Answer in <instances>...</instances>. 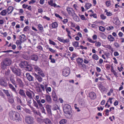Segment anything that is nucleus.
Instances as JSON below:
<instances>
[{"instance_id": "1", "label": "nucleus", "mask_w": 124, "mask_h": 124, "mask_svg": "<svg viewBox=\"0 0 124 124\" xmlns=\"http://www.w3.org/2000/svg\"><path fill=\"white\" fill-rule=\"evenodd\" d=\"M9 116L10 118L13 120H21V118L19 113L16 112L12 111L9 112Z\"/></svg>"}, {"instance_id": "2", "label": "nucleus", "mask_w": 124, "mask_h": 124, "mask_svg": "<svg viewBox=\"0 0 124 124\" xmlns=\"http://www.w3.org/2000/svg\"><path fill=\"white\" fill-rule=\"evenodd\" d=\"M12 61L10 58H6L2 60L1 63L2 68H5L6 66L10 65Z\"/></svg>"}, {"instance_id": "3", "label": "nucleus", "mask_w": 124, "mask_h": 124, "mask_svg": "<svg viewBox=\"0 0 124 124\" xmlns=\"http://www.w3.org/2000/svg\"><path fill=\"white\" fill-rule=\"evenodd\" d=\"M63 109L65 113L71 114L70 112L71 110V107L70 105L67 104H64L63 106Z\"/></svg>"}, {"instance_id": "4", "label": "nucleus", "mask_w": 124, "mask_h": 124, "mask_svg": "<svg viewBox=\"0 0 124 124\" xmlns=\"http://www.w3.org/2000/svg\"><path fill=\"white\" fill-rule=\"evenodd\" d=\"M25 120L26 122L29 124H32L34 122V119L32 117L27 116L25 117Z\"/></svg>"}, {"instance_id": "5", "label": "nucleus", "mask_w": 124, "mask_h": 124, "mask_svg": "<svg viewBox=\"0 0 124 124\" xmlns=\"http://www.w3.org/2000/svg\"><path fill=\"white\" fill-rule=\"evenodd\" d=\"M9 79L11 83L15 85V87L16 88H17V84H16L15 80L14 75L13 74H11L9 77Z\"/></svg>"}, {"instance_id": "6", "label": "nucleus", "mask_w": 124, "mask_h": 124, "mask_svg": "<svg viewBox=\"0 0 124 124\" xmlns=\"http://www.w3.org/2000/svg\"><path fill=\"white\" fill-rule=\"evenodd\" d=\"M70 73V69L69 67H67L63 69L62 71L63 75L65 77L68 76Z\"/></svg>"}, {"instance_id": "7", "label": "nucleus", "mask_w": 124, "mask_h": 124, "mask_svg": "<svg viewBox=\"0 0 124 124\" xmlns=\"http://www.w3.org/2000/svg\"><path fill=\"white\" fill-rule=\"evenodd\" d=\"M66 10L68 12V13L72 16H76L75 11L72 8L68 7L67 8Z\"/></svg>"}, {"instance_id": "8", "label": "nucleus", "mask_w": 124, "mask_h": 124, "mask_svg": "<svg viewBox=\"0 0 124 124\" xmlns=\"http://www.w3.org/2000/svg\"><path fill=\"white\" fill-rule=\"evenodd\" d=\"M0 85L2 86L6 87L7 85V84L6 81L2 78L0 79Z\"/></svg>"}, {"instance_id": "9", "label": "nucleus", "mask_w": 124, "mask_h": 124, "mask_svg": "<svg viewBox=\"0 0 124 124\" xmlns=\"http://www.w3.org/2000/svg\"><path fill=\"white\" fill-rule=\"evenodd\" d=\"M30 58L31 60L34 61L35 62L37 61L39 59V57L38 55L36 54L31 55Z\"/></svg>"}, {"instance_id": "10", "label": "nucleus", "mask_w": 124, "mask_h": 124, "mask_svg": "<svg viewBox=\"0 0 124 124\" xmlns=\"http://www.w3.org/2000/svg\"><path fill=\"white\" fill-rule=\"evenodd\" d=\"M27 79L30 82L33 81L34 78L29 73H26V74Z\"/></svg>"}, {"instance_id": "11", "label": "nucleus", "mask_w": 124, "mask_h": 124, "mask_svg": "<svg viewBox=\"0 0 124 124\" xmlns=\"http://www.w3.org/2000/svg\"><path fill=\"white\" fill-rule=\"evenodd\" d=\"M16 83L17 85H19V86H23V83L22 80L19 78L17 77H16Z\"/></svg>"}, {"instance_id": "12", "label": "nucleus", "mask_w": 124, "mask_h": 124, "mask_svg": "<svg viewBox=\"0 0 124 124\" xmlns=\"http://www.w3.org/2000/svg\"><path fill=\"white\" fill-rule=\"evenodd\" d=\"M26 93L27 96L29 98H32V95L34 96V93L32 91H27L26 92Z\"/></svg>"}, {"instance_id": "13", "label": "nucleus", "mask_w": 124, "mask_h": 124, "mask_svg": "<svg viewBox=\"0 0 124 124\" xmlns=\"http://www.w3.org/2000/svg\"><path fill=\"white\" fill-rule=\"evenodd\" d=\"M45 98L46 100L48 103H52V99L50 96L49 95H46Z\"/></svg>"}, {"instance_id": "14", "label": "nucleus", "mask_w": 124, "mask_h": 124, "mask_svg": "<svg viewBox=\"0 0 124 124\" xmlns=\"http://www.w3.org/2000/svg\"><path fill=\"white\" fill-rule=\"evenodd\" d=\"M89 96L91 99H94L96 98V94L93 92H92L89 93Z\"/></svg>"}, {"instance_id": "15", "label": "nucleus", "mask_w": 124, "mask_h": 124, "mask_svg": "<svg viewBox=\"0 0 124 124\" xmlns=\"http://www.w3.org/2000/svg\"><path fill=\"white\" fill-rule=\"evenodd\" d=\"M43 121L46 124H52L51 120L48 118H45L43 119Z\"/></svg>"}, {"instance_id": "16", "label": "nucleus", "mask_w": 124, "mask_h": 124, "mask_svg": "<svg viewBox=\"0 0 124 124\" xmlns=\"http://www.w3.org/2000/svg\"><path fill=\"white\" fill-rule=\"evenodd\" d=\"M19 93L20 95L23 97L25 98L26 97V96L23 90L21 89H20Z\"/></svg>"}, {"instance_id": "17", "label": "nucleus", "mask_w": 124, "mask_h": 124, "mask_svg": "<svg viewBox=\"0 0 124 124\" xmlns=\"http://www.w3.org/2000/svg\"><path fill=\"white\" fill-rule=\"evenodd\" d=\"M51 106L47 104L45 107L47 112L49 114H51Z\"/></svg>"}, {"instance_id": "18", "label": "nucleus", "mask_w": 124, "mask_h": 124, "mask_svg": "<svg viewBox=\"0 0 124 124\" xmlns=\"http://www.w3.org/2000/svg\"><path fill=\"white\" fill-rule=\"evenodd\" d=\"M8 86L15 93L16 92V88L14 87L13 85L10 83H9Z\"/></svg>"}, {"instance_id": "19", "label": "nucleus", "mask_w": 124, "mask_h": 124, "mask_svg": "<svg viewBox=\"0 0 124 124\" xmlns=\"http://www.w3.org/2000/svg\"><path fill=\"white\" fill-rule=\"evenodd\" d=\"M13 10V7L11 6L8 7L7 9V11L8 14L11 13Z\"/></svg>"}, {"instance_id": "20", "label": "nucleus", "mask_w": 124, "mask_h": 124, "mask_svg": "<svg viewBox=\"0 0 124 124\" xmlns=\"http://www.w3.org/2000/svg\"><path fill=\"white\" fill-rule=\"evenodd\" d=\"M78 64L79 67L80 68H82L83 69H86V68L85 65L84 64H83V63H78Z\"/></svg>"}, {"instance_id": "21", "label": "nucleus", "mask_w": 124, "mask_h": 124, "mask_svg": "<svg viewBox=\"0 0 124 124\" xmlns=\"http://www.w3.org/2000/svg\"><path fill=\"white\" fill-rule=\"evenodd\" d=\"M35 76L39 82H41L42 81V78L39 76H38L36 74H35Z\"/></svg>"}, {"instance_id": "22", "label": "nucleus", "mask_w": 124, "mask_h": 124, "mask_svg": "<svg viewBox=\"0 0 124 124\" xmlns=\"http://www.w3.org/2000/svg\"><path fill=\"white\" fill-rule=\"evenodd\" d=\"M3 91L8 97L10 96V94L9 91L8 90L3 89Z\"/></svg>"}, {"instance_id": "23", "label": "nucleus", "mask_w": 124, "mask_h": 124, "mask_svg": "<svg viewBox=\"0 0 124 124\" xmlns=\"http://www.w3.org/2000/svg\"><path fill=\"white\" fill-rule=\"evenodd\" d=\"M108 39L109 41H113L115 40L114 38L111 35H109L108 36Z\"/></svg>"}, {"instance_id": "24", "label": "nucleus", "mask_w": 124, "mask_h": 124, "mask_svg": "<svg viewBox=\"0 0 124 124\" xmlns=\"http://www.w3.org/2000/svg\"><path fill=\"white\" fill-rule=\"evenodd\" d=\"M7 12L6 9L0 12V14L2 16H5L6 15Z\"/></svg>"}, {"instance_id": "25", "label": "nucleus", "mask_w": 124, "mask_h": 124, "mask_svg": "<svg viewBox=\"0 0 124 124\" xmlns=\"http://www.w3.org/2000/svg\"><path fill=\"white\" fill-rule=\"evenodd\" d=\"M73 45L75 47H77L79 46V43L77 41L73 42L72 43Z\"/></svg>"}, {"instance_id": "26", "label": "nucleus", "mask_w": 124, "mask_h": 124, "mask_svg": "<svg viewBox=\"0 0 124 124\" xmlns=\"http://www.w3.org/2000/svg\"><path fill=\"white\" fill-rule=\"evenodd\" d=\"M14 74L19 76H20L21 75V71L19 70H16V72H15Z\"/></svg>"}, {"instance_id": "27", "label": "nucleus", "mask_w": 124, "mask_h": 124, "mask_svg": "<svg viewBox=\"0 0 124 124\" xmlns=\"http://www.w3.org/2000/svg\"><path fill=\"white\" fill-rule=\"evenodd\" d=\"M34 69L38 73V72H39L40 70L41 69L39 68L37 66H35L34 67Z\"/></svg>"}, {"instance_id": "28", "label": "nucleus", "mask_w": 124, "mask_h": 124, "mask_svg": "<svg viewBox=\"0 0 124 124\" xmlns=\"http://www.w3.org/2000/svg\"><path fill=\"white\" fill-rule=\"evenodd\" d=\"M48 3L49 5H50L52 6H54L55 7L56 5L55 3H53V1L52 0H51L50 1L48 2Z\"/></svg>"}, {"instance_id": "29", "label": "nucleus", "mask_w": 124, "mask_h": 124, "mask_svg": "<svg viewBox=\"0 0 124 124\" xmlns=\"http://www.w3.org/2000/svg\"><path fill=\"white\" fill-rule=\"evenodd\" d=\"M52 27L54 28H56L58 27V24L56 22L53 23L52 24Z\"/></svg>"}, {"instance_id": "30", "label": "nucleus", "mask_w": 124, "mask_h": 124, "mask_svg": "<svg viewBox=\"0 0 124 124\" xmlns=\"http://www.w3.org/2000/svg\"><path fill=\"white\" fill-rule=\"evenodd\" d=\"M37 73L38 75L41 76L43 77H44L45 76V75L41 70L39 72H38Z\"/></svg>"}, {"instance_id": "31", "label": "nucleus", "mask_w": 124, "mask_h": 124, "mask_svg": "<svg viewBox=\"0 0 124 124\" xmlns=\"http://www.w3.org/2000/svg\"><path fill=\"white\" fill-rule=\"evenodd\" d=\"M67 122V121L65 119H62L59 122L60 124H63L66 123Z\"/></svg>"}, {"instance_id": "32", "label": "nucleus", "mask_w": 124, "mask_h": 124, "mask_svg": "<svg viewBox=\"0 0 124 124\" xmlns=\"http://www.w3.org/2000/svg\"><path fill=\"white\" fill-rule=\"evenodd\" d=\"M21 39H20L17 40L16 41V44L17 46L21 45L22 43V41Z\"/></svg>"}, {"instance_id": "33", "label": "nucleus", "mask_w": 124, "mask_h": 124, "mask_svg": "<svg viewBox=\"0 0 124 124\" xmlns=\"http://www.w3.org/2000/svg\"><path fill=\"white\" fill-rule=\"evenodd\" d=\"M17 102L18 103L22 104V102L21 100L19 98V97L18 96H16V97Z\"/></svg>"}, {"instance_id": "34", "label": "nucleus", "mask_w": 124, "mask_h": 124, "mask_svg": "<svg viewBox=\"0 0 124 124\" xmlns=\"http://www.w3.org/2000/svg\"><path fill=\"white\" fill-rule=\"evenodd\" d=\"M91 6L92 5L91 4L88 3L85 5V7L86 9H88L91 7Z\"/></svg>"}, {"instance_id": "35", "label": "nucleus", "mask_w": 124, "mask_h": 124, "mask_svg": "<svg viewBox=\"0 0 124 124\" xmlns=\"http://www.w3.org/2000/svg\"><path fill=\"white\" fill-rule=\"evenodd\" d=\"M23 57L24 59L27 60H29L30 59V57L26 55H23Z\"/></svg>"}, {"instance_id": "36", "label": "nucleus", "mask_w": 124, "mask_h": 124, "mask_svg": "<svg viewBox=\"0 0 124 124\" xmlns=\"http://www.w3.org/2000/svg\"><path fill=\"white\" fill-rule=\"evenodd\" d=\"M92 58L93 59L96 60H97L99 59L98 56L96 54H94L93 55Z\"/></svg>"}, {"instance_id": "37", "label": "nucleus", "mask_w": 124, "mask_h": 124, "mask_svg": "<svg viewBox=\"0 0 124 124\" xmlns=\"http://www.w3.org/2000/svg\"><path fill=\"white\" fill-rule=\"evenodd\" d=\"M83 60L81 58H78L77 59V63H83Z\"/></svg>"}, {"instance_id": "38", "label": "nucleus", "mask_w": 124, "mask_h": 124, "mask_svg": "<svg viewBox=\"0 0 124 124\" xmlns=\"http://www.w3.org/2000/svg\"><path fill=\"white\" fill-rule=\"evenodd\" d=\"M10 73V71L9 70H7V71H5V76L7 77L8 76Z\"/></svg>"}, {"instance_id": "39", "label": "nucleus", "mask_w": 124, "mask_h": 124, "mask_svg": "<svg viewBox=\"0 0 124 124\" xmlns=\"http://www.w3.org/2000/svg\"><path fill=\"white\" fill-rule=\"evenodd\" d=\"M8 100L9 102L11 104L13 103L14 102V99L13 98H8Z\"/></svg>"}, {"instance_id": "40", "label": "nucleus", "mask_w": 124, "mask_h": 124, "mask_svg": "<svg viewBox=\"0 0 124 124\" xmlns=\"http://www.w3.org/2000/svg\"><path fill=\"white\" fill-rule=\"evenodd\" d=\"M20 37L21 38L20 39H21L23 41H24L25 40V39H24L25 37V36L24 35L22 34L20 36Z\"/></svg>"}, {"instance_id": "41", "label": "nucleus", "mask_w": 124, "mask_h": 124, "mask_svg": "<svg viewBox=\"0 0 124 124\" xmlns=\"http://www.w3.org/2000/svg\"><path fill=\"white\" fill-rule=\"evenodd\" d=\"M33 105L34 106L37 108H38L39 107L36 101L34 100H33Z\"/></svg>"}, {"instance_id": "42", "label": "nucleus", "mask_w": 124, "mask_h": 124, "mask_svg": "<svg viewBox=\"0 0 124 124\" xmlns=\"http://www.w3.org/2000/svg\"><path fill=\"white\" fill-rule=\"evenodd\" d=\"M99 30L102 32H104L105 31V29L104 27L101 26L99 27Z\"/></svg>"}, {"instance_id": "43", "label": "nucleus", "mask_w": 124, "mask_h": 124, "mask_svg": "<svg viewBox=\"0 0 124 124\" xmlns=\"http://www.w3.org/2000/svg\"><path fill=\"white\" fill-rule=\"evenodd\" d=\"M47 85H45V87L47 93L48 92V91L50 92L51 91V89L50 87H47Z\"/></svg>"}, {"instance_id": "44", "label": "nucleus", "mask_w": 124, "mask_h": 124, "mask_svg": "<svg viewBox=\"0 0 124 124\" xmlns=\"http://www.w3.org/2000/svg\"><path fill=\"white\" fill-rule=\"evenodd\" d=\"M59 107L58 105L56 104H54L53 105V109L54 110H56L58 109Z\"/></svg>"}, {"instance_id": "45", "label": "nucleus", "mask_w": 124, "mask_h": 124, "mask_svg": "<svg viewBox=\"0 0 124 124\" xmlns=\"http://www.w3.org/2000/svg\"><path fill=\"white\" fill-rule=\"evenodd\" d=\"M74 17V20L77 22L79 21V18L76 15V16H72Z\"/></svg>"}, {"instance_id": "46", "label": "nucleus", "mask_w": 124, "mask_h": 124, "mask_svg": "<svg viewBox=\"0 0 124 124\" xmlns=\"http://www.w3.org/2000/svg\"><path fill=\"white\" fill-rule=\"evenodd\" d=\"M38 27L39 28V30H40L41 31H42L43 30V27L41 24H39L38 25Z\"/></svg>"}, {"instance_id": "47", "label": "nucleus", "mask_w": 124, "mask_h": 124, "mask_svg": "<svg viewBox=\"0 0 124 124\" xmlns=\"http://www.w3.org/2000/svg\"><path fill=\"white\" fill-rule=\"evenodd\" d=\"M106 4L107 7L110 6L111 5V2L110 1H107L106 2Z\"/></svg>"}, {"instance_id": "48", "label": "nucleus", "mask_w": 124, "mask_h": 124, "mask_svg": "<svg viewBox=\"0 0 124 124\" xmlns=\"http://www.w3.org/2000/svg\"><path fill=\"white\" fill-rule=\"evenodd\" d=\"M10 69L14 73L16 70V68L13 66L10 67Z\"/></svg>"}, {"instance_id": "49", "label": "nucleus", "mask_w": 124, "mask_h": 124, "mask_svg": "<svg viewBox=\"0 0 124 124\" xmlns=\"http://www.w3.org/2000/svg\"><path fill=\"white\" fill-rule=\"evenodd\" d=\"M37 91L38 92L41 93L42 92V90L40 87L38 86L37 87Z\"/></svg>"}, {"instance_id": "50", "label": "nucleus", "mask_w": 124, "mask_h": 124, "mask_svg": "<svg viewBox=\"0 0 124 124\" xmlns=\"http://www.w3.org/2000/svg\"><path fill=\"white\" fill-rule=\"evenodd\" d=\"M81 106L84 105V102L83 100H81L79 102Z\"/></svg>"}, {"instance_id": "51", "label": "nucleus", "mask_w": 124, "mask_h": 124, "mask_svg": "<svg viewBox=\"0 0 124 124\" xmlns=\"http://www.w3.org/2000/svg\"><path fill=\"white\" fill-rule=\"evenodd\" d=\"M49 43L50 44L53 45L54 46L55 45V43L53 41L51 40L50 39H49Z\"/></svg>"}, {"instance_id": "52", "label": "nucleus", "mask_w": 124, "mask_h": 124, "mask_svg": "<svg viewBox=\"0 0 124 124\" xmlns=\"http://www.w3.org/2000/svg\"><path fill=\"white\" fill-rule=\"evenodd\" d=\"M114 27L113 26H108L107 28V30L108 31H109L111 29H114Z\"/></svg>"}, {"instance_id": "53", "label": "nucleus", "mask_w": 124, "mask_h": 124, "mask_svg": "<svg viewBox=\"0 0 124 124\" xmlns=\"http://www.w3.org/2000/svg\"><path fill=\"white\" fill-rule=\"evenodd\" d=\"M100 17L101 18L102 20H104L106 18V16L103 14L101 15H100Z\"/></svg>"}, {"instance_id": "54", "label": "nucleus", "mask_w": 124, "mask_h": 124, "mask_svg": "<svg viewBox=\"0 0 124 124\" xmlns=\"http://www.w3.org/2000/svg\"><path fill=\"white\" fill-rule=\"evenodd\" d=\"M26 70L29 71H31L32 69V68L30 67H26Z\"/></svg>"}, {"instance_id": "55", "label": "nucleus", "mask_w": 124, "mask_h": 124, "mask_svg": "<svg viewBox=\"0 0 124 124\" xmlns=\"http://www.w3.org/2000/svg\"><path fill=\"white\" fill-rule=\"evenodd\" d=\"M69 41V39H66L64 40L63 39L62 42L64 43H68Z\"/></svg>"}, {"instance_id": "56", "label": "nucleus", "mask_w": 124, "mask_h": 124, "mask_svg": "<svg viewBox=\"0 0 124 124\" xmlns=\"http://www.w3.org/2000/svg\"><path fill=\"white\" fill-rule=\"evenodd\" d=\"M53 100L54 101H56L57 100V98L56 95L52 97Z\"/></svg>"}, {"instance_id": "57", "label": "nucleus", "mask_w": 124, "mask_h": 124, "mask_svg": "<svg viewBox=\"0 0 124 124\" xmlns=\"http://www.w3.org/2000/svg\"><path fill=\"white\" fill-rule=\"evenodd\" d=\"M22 63H23V64L25 66H26L27 65H28V64L27 61H22Z\"/></svg>"}, {"instance_id": "58", "label": "nucleus", "mask_w": 124, "mask_h": 124, "mask_svg": "<svg viewBox=\"0 0 124 124\" xmlns=\"http://www.w3.org/2000/svg\"><path fill=\"white\" fill-rule=\"evenodd\" d=\"M95 44V45L97 46H99L101 45V43L99 42L96 43Z\"/></svg>"}, {"instance_id": "59", "label": "nucleus", "mask_w": 124, "mask_h": 124, "mask_svg": "<svg viewBox=\"0 0 124 124\" xmlns=\"http://www.w3.org/2000/svg\"><path fill=\"white\" fill-rule=\"evenodd\" d=\"M48 49H49V51L52 53H54L55 52V50L52 49L51 48H48Z\"/></svg>"}, {"instance_id": "60", "label": "nucleus", "mask_w": 124, "mask_h": 124, "mask_svg": "<svg viewBox=\"0 0 124 124\" xmlns=\"http://www.w3.org/2000/svg\"><path fill=\"white\" fill-rule=\"evenodd\" d=\"M120 23L118 20H117L115 22V24L117 25H119Z\"/></svg>"}, {"instance_id": "61", "label": "nucleus", "mask_w": 124, "mask_h": 124, "mask_svg": "<svg viewBox=\"0 0 124 124\" xmlns=\"http://www.w3.org/2000/svg\"><path fill=\"white\" fill-rule=\"evenodd\" d=\"M114 45L116 47L118 48L120 46L119 45L117 42L115 43L114 44Z\"/></svg>"}, {"instance_id": "62", "label": "nucleus", "mask_w": 124, "mask_h": 124, "mask_svg": "<svg viewBox=\"0 0 124 124\" xmlns=\"http://www.w3.org/2000/svg\"><path fill=\"white\" fill-rule=\"evenodd\" d=\"M29 28L28 26H26L23 29V31H27Z\"/></svg>"}, {"instance_id": "63", "label": "nucleus", "mask_w": 124, "mask_h": 124, "mask_svg": "<svg viewBox=\"0 0 124 124\" xmlns=\"http://www.w3.org/2000/svg\"><path fill=\"white\" fill-rule=\"evenodd\" d=\"M90 42L92 43H94L95 42H94L93 41L92 39L90 38H88L87 39Z\"/></svg>"}, {"instance_id": "64", "label": "nucleus", "mask_w": 124, "mask_h": 124, "mask_svg": "<svg viewBox=\"0 0 124 124\" xmlns=\"http://www.w3.org/2000/svg\"><path fill=\"white\" fill-rule=\"evenodd\" d=\"M106 15L108 16H111L112 14L110 12H107Z\"/></svg>"}]
</instances>
